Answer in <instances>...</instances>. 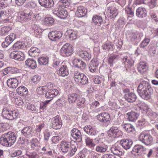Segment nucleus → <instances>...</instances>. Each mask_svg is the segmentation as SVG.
Returning a JSON list of instances; mask_svg holds the SVG:
<instances>
[{"label": "nucleus", "instance_id": "1", "mask_svg": "<svg viewBox=\"0 0 158 158\" xmlns=\"http://www.w3.org/2000/svg\"><path fill=\"white\" fill-rule=\"evenodd\" d=\"M153 89L148 82L142 81L138 87L137 92L143 98L148 100L151 98L153 93Z\"/></svg>", "mask_w": 158, "mask_h": 158}, {"label": "nucleus", "instance_id": "2", "mask_svg": "<svg viewBox=\"0 0 158 158\" xmlns=\"http://www.w3.org/2000/svg\"><path fill=\"white\" fill-rule=\"evenodd\" d=\"M60 146L62 152L65 154L69 152V154L71 156L74 155L78 148V144L75 141L71 143L66 141H62Z\"/></svg>", "mask_w": 158, "mask_h": 158}, {"label": "nucleus", "instance_id": "3", "mask_svg": "<svg viewBox=\"0 0 158 158\" xmlns=\"http://www.w3.org/2000/svg\"><path fill=\"white\" fill-rule=\"evenodd\" d=\"M16 140V136L15 133L9 131L2 135L0 138V143L4 146H11L15 143Z\"/></svg>", "mask_w": 158, "mask_h": 158}, {"label": "nucleus", "instance_id": "4", "mask_svg": "<svg viewBox=\"0 0 158 158\" xmlns=\"http://www.w3.org/2000/svg\"><path fill=\"white\" fill-rule=\"evenodd\" d=\"M53 86V84L48 82L44 86L47 92L45 94V97L47 98H52L57 95L59 94L58 90L56 89H51Z\"/></svg>", "mask_w": 158, "mask_h": 158}, {"label": "nucleus", "instance_id": "5", "mask_svg": "<svg viewBox=\"0 0 158 158\" xmlns=\"http://www.w3.org/2000/svg\"><path fill=\"white\" fill-rule=\"evenodd\" d=\"M18 113L16 110H9L6 107L4 108L2 112V117L6 119L12 120L16 118Z\"/></svg>", "mask_w": 158, "mask_h": 158}, {"label": "nucleus", "instance_id": "6", "mask_svg": "<svg viewBox=\"0 0 158 158\" xmlns=\"http://www.w3.org/2000/svg\"><path fill=\"white\" fill-rule=\"evenodd\" d=\"M139 139V141L146 145L151 144L153 141V138L152 136L144 131L140 134Z\"/></svg>", "mask_w": 158, "mask_h": 158}, {"label": "nucleus", "instance_id": "7", "mask_svg": "<svg viewBox=\"0 0 158 158\" xmlns=\"http://www.w3.org/2000/svg\"><path fill=\"white\" fill-rule=\"evenodd\" d=\"M52 11L54 14L61 19H65L68 15V12L66 10L61 7L55 8Z\"/></svg>", "mask_w": 158, "mask_h": 158}, {"label": "nucleus", "instance_id": "8", "mask_svg": "<svg viewBox=\"0 0 158 158\" xmlns=\"http://www.w3.org/2000/svg\"><path fill=\"white\" fill-rule=\"evenodd\" d=\"M60 51L63 56H69L72 54L73 51L72 46L69 43H66L62 47Z\"/></svg>", "mask_w": 158, "mask_h": 158}, {"label": "nucleus", "instance_id": "9", "mask_svg": "<svg viewBox=\"0 0 158 158\" xmlns=\"http://www.w3.org/2000/svg\"><path fill=\"white\" fill-rule=\"evenodd\" d=\"M109 136L114 138H118L123 135L122 131L117 128L112 127L108 131V132Z\"/></svg>", "mask_w": 158, "mask_h": 158}, {"label": "nucleus", "instance_id": "10", "mask_svg": "<svg viewBox=\"0 0 158 158\" xmlns=\"http://www.w3.org/2000/svg\"><path fill=\"white\" fill-rule=\"evenodd\" d=\"M71 134L73 139L76 140L78 142H80L82 140V135L81 131L78 129L73 128L71 131Z\"/></svg>", "mask_w": 158, "mask_h": 158}, {"label": "nucleus", "instance_id": "11", "mask_svg": "<svg viewBox=\"0 0 158 158\" xmlns=\"http://www.w3.org/2000/svg\"><path fill=\"white\" fill-rule=\"evenodd\" d=\"M62 34L60 31H52L48 34L49 39L52 41H56L60 39L62 36Z\"/></svg>", "mask_w": 158, "mask_h": 158}, {"label": "nucleus", "instance_id": "12", "mask_svg": "<svg viewBox=\"0 0 158 158\" xmlns=\"http://www.w3.org/2000/svg\"><path fill=\"white\" fill-rule=\"evenodd\" d=\"M62 125L61 120L57 116H56L52 119L51 127L52 128L55 129H59L60 128Z\"/></svg>", "mask_w": 158, "mask_h": 158}, {"label": "nucleus", "instance_id": "13", "mask_svg": "<svg viewBox=\"0 0 158 158\" xmlns=\"http://www.w3.org/2000/svg\"><path fill=\"white\" fill-rule=\"evenodd\" d=\"M10 57L11 58L19 61H23L24 59V55L21 51H13L10 54Z\"/></svg>", "mask_w": 158, "mask_h": 158}, {"label": "nucleus", "instance_id": "14", "mask_svg": "<svg viewBox=\"0 0 158 158\" xmlns=\"http://www.w3.org/2000/svg\"><path fill=\"white\" fill-rule=\"evenodd\" d=\"M120 144L124 149L127 150L131 147L133 142L130 139H123L120 141Z\"/></svg>", "mask_w": 158, "mask_h": 158}, {"label": "nucleus", "instance_id": "15", "mask_svg": "<svg viewBox=\"0 0 158 158\" xmlns=\"http://www.w3.org/2000/svg\"><path fill=\"white\" fill-rule=\"evenodd\" d=\"M146 150L143 146L137 144L135 145L133 149V151L138 156H141L145 153L144 152Z\"/></svg>", "mask_w": 158, "mask_h": 158}, {"label": "nucleus", "instance_id": "16", "mask_svg": "<svg viewBox=\"0 0 158 158\" xmlns=\"http://www.w3.org/2000/svg\"><path fill=\"white\" fill-rule=\"evenodd\" d=\"M77 52V54L79 57L86 61L89 60L91 58V55L86 51L80 50Z\"/></svg>", "mask_w": 158, "mask_h": 158}, {"label": "nucleus", "instance_id": "17", "mask_svg": "<svg viewBox=\"0 0 158 158\" xmlns=\"http://www.w3.org/2000/svg\"><path fill=\"white\" fill-rule=\"evenodd\" d=\"M39 3L41 6L46 8H50L54 5L53 0H39Z\"/></svg>", "mask_w": 158, "mask_h": 158}, {"label": "nucleus", "instance_id": "18", "mask_svg": "<svg viewBox=\"0 0 158 158\" xmlns=\"http://www.w3.org/2000/svg\"><path fill=\"white\" fill-rule=\"evenodd\" d=\"M107 16L111 19L115 18L118 15L117 10L114 7H108L106 12Z\"/></svg>", "mask_w": 158, "mask_h": 158}, {"label": "nucleus", "instance_id": "19", "mask_svg": "<svg viewBox=\"0 0 158 158\" xmlns=\"http://www.w3.org/2000/svg\"><path fill=\"white\" fill-rule=\"evenodd\" d=\"M98 119L101 122L106 123L110 121V116L107 113H102L99 114L97 116Z\"/></svg>", "mask_w": 158, "mask_h": 158}, {"label": "nucleus", "instance_id": "20", "mask_svg": "<svg viewBox=\"0 0 158 158\" xmlns=\"http://www.w3.org/2000/svg\"><path fill=\"white\" fill-rule=\"evenodd\" d=\"M22 134L27 137H30L33 132L32 127L27 126L23 128L21 131Z\"/></svg>", "mask_w": 158, "mask_h": 158}, {"label": "nucleus", "instance_id": "21", "mask_svg": "<svg viewBox=\"0 0 158 158\" xmlns=\"http://www.w3.org/2000/svg\"><path fill=\"white\" fill-rule=\"evenodd\" d=\"M147 13L145 8L142 7H139L137 9L136 14L138 17L143 18L146 17Z\"/></svg>", "mask_w": 158, "mask_h": 158}, {"label": "nucleus", "instance_id": "22", "mask_svg": "<svg viewBox=\"0 0 158 158\" xmlns=\"http://www.w3.org/2000/svg\"><path fill=\"white\" fill-rule=\"evenodd\" d=\"M148 67L147 63L144 62H140L138 64L137 69L140 73L143 74L145 73L148 70Z\"/></svg>", "mask_w": 158, "mask_h": 158}, {"label": "nucleus", "instance_id": "23", "mask_svg": "<svg viewBox=\"0 0 158 158\" xmlns=\"http://www.w3.org/2000/svg\"><path fill=\"white\" fill-rule=\"evenodd\" d=\"M127 119L131 122L135 121L139 116V113L134 111H131L127 114Z\"/></svg>", "mask_w": 158, "mask_h": 158}, {"label": "nucleus", "instance_id": "24", "mask_svg": "<svg viewBox=\"0 0 158 158\" xmlns=\"http://www.w3.org/2000/svg\"><path fill=\"white\" fill-rule=\"evenodd\" d=\"M84 130L87 134L90 135H95L98 133V131L94 130L89 125L85 126L84 128Z\"/></svg>", "mask_w": 158, "mask_h": 158}, {"label": "nucleus", "instance_id": "25", "mask_svg": "<svg viewBox=\"0 0 158 158\" xmlns=\"http://www.w3.org/2000/svg\"><path fill=\"white\" fill-rule=\"evenodd\" d=\"M7 83L9 87L11 88H16L18 85V81L16 78H12L8 79Z\"/></svg>", "mask_w": 158, "mask_h": 158}, {"label": "nucleus", "instance_id": "26", "mask_svg": "<svg viewBox=\"0 0 158 158\" xmlns=\"http://www.w3.org/2000/svg\"><path fill=\"white\" fill-rule=\"evenodd\" d=\"M124 98L128 102H133L135 101L136 99L135 94L132 92L125 94Z\"/></svg>", "mask_w": 158, "mask_h": 158}, {"label": "nucleus", "instance_id": "27", "mask_svg": "<svg viewBox=\"0 0 158 158\" xmlns=\"http://www.w3.org/2000/svg\"><path fill=\"white\" fill-rule=\"evenodd\" d=\"M111 152L115 155L121 156L123 155L122 150L118 146L114 145L110 148Z\"/></svg>", "mask_w": 158, "mask_h": 158}, {"label": "nucleus", "instance_id": "28", "mask_svg": "<svg viewBox=\"0 0 158 158\" xmlns=\"http://www.w3.org/2000/svg\"><path fill=\"white\" fill-rule=\"evenodd\" d=\"M58 74L60 76L64 77L69 74L68 69L66 65H62L59 70L57 72Z\"/></svg>", "mask_w": 158, "mask_h": 158}, {"label": "nucleus", "instance_id": "29", "mask_svg": "<svg viewBox=\"0 0 158 158\" xmlns=\"http://www.w3.org/2000/svg\"><path fill=\"white\" fill-rule=\"evenodd\" d=\"M99 64V62L97 61L92 60L90 61L89 66V69L91 73L95 72Z\"/></svg>", "mask_w": 158, "mask_h": 158}, {"label": "nucleus", "instance_id": "30", "mask_svg": "<svg viewBox=\"0 0 158 158\" xmlns=\"http://www.w3.org/2000/svg\"><path fill=\"white\" fill-rule=\"evenodd\" d=\"M87 13L86 8L83 6H78L77 7L76 14L79 17L85 16Z\"/></svg>", "mask_w": 158, "mask_h": 158}, {"label": "nucleus", "instance_id": "31", "mask_svg": "<svg viewBox=\"0 0 158 158\" xmlns=\"http://www.w3.org/2000/svg\"><path fill=\"white\" fill-rule=\"evenodd\" d=\"M25 64L32 69H34L37 67L36 61L32 59H28L25 61Z\"/></svg>", "mask_w": 158, "mask_h": 158}, {"label": "nucleus", "instance_id": "32", "mask_svg": "<svg viewBox=\"0 0 158 158\" xmlns=\"http://www.w3.org/2000/svg\"><path fill=\"white\" fill-rule=\"evenodd\" d=\"M79 95L77 94L73 93L70 94L68 95V102L70 103L75 102Z\"/></svg>", "mask_w": 158, "mask_h": 158}, {"label": "nucleus", "instance_id": "33", "mask_svg": "<svg viewBox=\"0 0 158 158\" xmlns=\"http://www.w3.org/2000/svg\"><path fill=\"white\" fill-rule=\"evenodd\" d=\"M125 67L128 68L131 67L133 64L132 60L130 58H128L127 56H125L122 58Z\"/></svg>", "mask_w": 158, "mask_h": 158}, {"label": "nucleus", "instance_id": "34", "mask_svg": "<svg viewBox=\"0 0 158 158\" xmlns=\"http://www.w3.org/2000/svg\"><path fill=\"white\" fill-rule=\"evenodd\" d=\"M16 91L18 94L22 96H26L28 94L27 88L23 86L18 87L16 89Z\"/></svg>", "mask_w": 158, "mask_h": 158}, {"label": "nucleus", "instance_id": "35", "mask_svg": "<svg viewBox=\"0 0 158 158\" xmlns=\"http://www.w3.org/2000/svg\"><path fill=\"white\" fill-rule=\"evenodd\" d=\"M12 29V27L10 26H4L1 28L0 33L2 35H6Z\"/></svg>", "mask_w": 158, "mask_h": 158}, {"label": "nucleus", "instance_id": "36", "mask_svg": "<svg viewBox=\"0 0 158 158\" xmlns=\"http://www.w3.org/2000/svg\"><path fill=\"white\" fill-rule=\"evenodd\" d=\"M40 53L39 50L35 47L31 48L29 51V55L31 56L35 57L39 56Z\"/></svg>", "mask_w": 158, "mask_h": 158}, {"label": "nucleus", "instance_id": "37", "mask_svg": "<svg viewBox=\"0 0 158 158\" xmlns=\"http://www.w3.org/2000/svg\"><path fill=\"white\" fill-rule=\"evenodd\" d=\"M93 22L96 25L100 26L103 22L102 18L101 17L96 15L94 16L92 18Z\"/></svg>", "mask_w": 158, "mask_h": 158}, {"label": "nucleus", "instance_id": "38", "mask_svg": "<svg viewBox=\"0 0 158 158\" xmlns=\"http://www.w3.org/2000/svg\"><path fill=\"white\" fill-rule=\"evenodd\" d=\"M33 15V13L31 11H25V12H22L21 14V18L23 20L24 19H29L31 18Z\"/></svg>", "mask_w": 158, "mask_h": 158}, {"label": "nucleus", "instance_id": "39", "mask_svg": "<svg viewBox=\"0 0 158 158\" xmlns=\"http://www.w3.org/2000/svg\"><path fill=\"white\" fill-rule=\"evenodd\" d=\"M17 69L14 67H8L5 68L3 71L4 75L8 74H13L15 73Z\"/></svg>", "mask_w": 158, "mask_h": 158}, {"label": "nucleus", "instance_id": "40", "mask_svg": "<svg viewBox=\"0 0 158 158\" xmlns=\"http://www.w3.org/2000/svg\"><path fill=\"white\" fill-rule=\"evenodd\" d=\"M85 141L86 145L90 148H94L95 144L93 142V139L90 138L86 136L85 137Z\"/></svg>", "mask_w": 158, "mask_h": 158}, {"label": "nucleus", "instance_id": "41", "mask_svg": "<svg viewBox=\"0 0 158 158\" xmlns=\"http://www.w3.org/2000/svg\"><path fill=\"white\" fill-rule=\"evenodd\" d=\"M0 18L4 20L5 23L9 22V20L8 18V15L6 10H2L0 11Z\"/></svg>", "mask_w": 158, "mask_h": 158}, {"label": "nucleus", "instance_id": "42", "mask_svg": "<svg viewBox=\"0 0 158 158\" xmlns=\"http://www.w3.org/2000/svg\"><path fill=\"white\" fill-rule=\"evenodd\" d=\"M38 61L40 65H46L48 63V58L47 56L41 57L38 59Z\"/></svg>", "mask_w": 158, "mask_h": 158}, {"label": "nucleus", "instance_id": "43", "mask_svg": "<svg viewBox=\"0 0 158 158\" xmlns=\"http://www.w3.org/2000/svg\"><path fill=\"white\" fill-rule=\"evenodd\" d=\"M107 148L108 146L107 145H98L96 147L95 150L97 152L102 153L106 152L107 150Z\"/></svg>", "mask_w": 158, "mask_h": 158}, {"label": "nucleus", "instance_id": "44", "mask_svg": "<svg viewBox=\"0 0 158 158\" xmlns=\"http://www.w3.org/2000/svg\"><path fill=\"white\" fill-rule=\"evenodd\" d=\"M123 127L128 133L133 131L134 130V126L130 124L125 123Z\"/></svg>", "mask_w": 158, "mask_h": 158}, {"label": "nucleus", "instance_id": "45", "mask_svg": "<svg viewBox=\"0 0 158 158\" xmlns=\"http://www.w3.org/2000/svg\"><path fill=\"white\" fill-rule=\"evenodd\" d=\"M85 99L83 98L80 97L79 96L76 100L77 104L79 108L84 107V103L85 102Z\"/></svg>", "mask_w": 158, "mask_h": 158}, {"label": "nucleus", "instance_id": "46", "mask_svg": "<svg viewBox=\"0 0 158 158\" xmlns=\"http://www.w3.org/2000/svg\"><path fill=\"white\" fill-rule=\"evenodd\" d=\"M83 74L77 71H75L73 75V78L74 81L78 83V81H79L80 79L82 77Z\"/></svg>", "mask_w": 158, "mask_h": 158}, {"label": "nucleus", "instance_id": "47", "mask_svg": "<svg viewBox=\"0 0 158 158\" xmlns=\"http://www.w3.org/2000/svg\"><path fill=\"white\" fill-rule=\"evenodd\" d=\"M127 38L129 41L133 42L137 39V36L135 33H130L127 35Z\"/></svg>", "mask_w": 158, "mask_h": 158}, {"label": "nucleus", "instance_id": "48", "mask_svg": "<svg viewBox=\"0 0 158 158\" xmlns=\"http://www.w3.org/2000/svg\"><path fill=\"white\" fill-rule=\"evenodd\" d=\"M24 46V45L22 42L20 41H18L14 44L13 47V49L15 50H18L23 48Z\"/></svg>", "mask_w": 158, "mask_h": 158}, {"label": "nucleus", "instance_id": "49", "mask_svg": "<svg viewBox=\"0 0 158 158\" xmlns=\"http://www.w3.org/2000/svg\"><path fill=\"white\" fill-rule=\"evenodd\" d=\"M44 22L47 26H52L53 24L54 20L52 17H47L45 19Z\"/></svg>", "mask_w": 158, "mask_h": 158}, {"label": "nucleus", "instance_id": "50", "mask_svg": "<svg viewBox=\"0 0 158 158\" xmlns=\"http://www.w3.org/2000/svg\"><path fill=\"white\" fill-rule=\"evenodd\" d=\"M88 83V79L86 76L83 74V75L79 80L78 83L81 84L82 85H85L87 84Z\"/></svg>", "mask_w": 158, "mask_h": 158}, {"label": "nucleus", "instance_id": "51", "mask_svg": "<svg viewBox=\"0 0 158 158\" xmlns=\"http://www.w3.org/2000/svg\"><path fill=\"white\" fill-rule=\"evenodd\" d=\"M26 107L28 110L32 111H35L36 110V108L35 105L31 103H26L25 104Z\"/></svg>", "mask_w": 158, "mask_h": 158}, {"label": "nucleus", "instance_id": "52", "mask_svg": "<svg viewBox=\"0 0 158 158\" xmlns=\"http://www.w3.org/2000/svg\"><path fill=\"white\" fill-rule=\"evenodd\" d=\"M59 3L61 7L62 6L66 8L68 7L70 5V3L68 0H60Z\"/></svg>", "mask_w": 158, "mask_h": 158}, {"label": "nucleus", "instance_id": "53", "mask_svg": "<svg viewBox=\"0 0 158 158\" xmlns=\"http://www.w3.org/2000/svg\"><path fill=\"white\" fill-rule=\"evenodd\" d=\"M39 144V142L37 139H33L31 140V146L32 149H34L35 147H38Z\"/></svg>", "mask_w": 158, "mask_h": 158}, {"label": "nucleus", "instance_id": "54", "mask_svg": "<svg viewBox=\"0 0 158 158\" xmlns=\"http://www.w3.org/2000/svg\"><path fill=\"white\" fill-rule=\"evenodd\" d=\"M113 46L114 45L111 43L107 42L102 45V48L104 50H108L112 48Z\"/></svg>", "mask_w": 158, "mask_h": 158}, {"label": "nucleus", "instance_id": "55", "mask_svg": "<svg viewBox=\"0 0 158 158\" xmlns=\"http://www.w3.org/2000/svg\"><path fill=\"white\" fill-rule=\"evenodd\" d=\"M146 114L147 115L153 117L154 118H156L157 114L155 112H152L149 108H147L146 110Z\"/></svg>", "mask_w": 158, "mask_h": 158}, {"label": "nucleus", "instance_id": "56", "mask_svg": "<svg viewBox=\"0 0 158 158\" xmlns=\"http://www.w3.org/2000/svg\"><path fill=\"white\" fill-rule=\"evenodd\" d=\"M15 35L14 33L10 34L6 38L5 40L7 41H8L10 44L15 39Z\"/></svg>", "mask_w": 158, "mask_h": 158}, {"label": "nucleus", "instance_id": "57", "mask_svg": "<svg viewBox=\"0 0 158 158\" xmlns=\"http://www.w3.org/2000/svg\"><path fill=\"white\" fill-rule=\"evenodd\" d=\"M150 40L149 39L145 38L142 41L140 45V47L141 48H144L149 44Z\"/></svg>", "mask_w": 158, "mask_h": 158}, {"label": "nucleus", "instance_id": "58", "mask_svg": "<svg viewBox=\"0 0 158 158\" xmlns=\"http://www.w3.org/2000/svg\"><path fill=\"white\" fill-rule=\"evenodd\" d=\"M34 34L36 37H38L42 32V30L39 27H35L34 28Z\"/></svg>", "mask_w": 158, "mask_h": 158}, {"label": "nucleus", "instance_id": "59", "mask_svg": "<svg viewBox=\"0 0 158 158\" xmlns=\"http://www.w3.org/2000/svg\"><path fill=\"white\" fill-rule=\"evenodd\" d=\"M129 5L128 4V7L126 8L125 11L127 14V16L129 15L131 17H133L134 15V12L132 9L129 7Z\"/></svg>", "mask_w": 158, "mask_h": 158}, {"label": "nucleus", "instance_id": "60", "mask_svg": "<svg viewBox=\"0 0 158 158\" xmlns=\"http://www.w3.org/2000/svg\"><path fill=\"white\" fill-rule=\"evenodd\" d=\"M51 99L49 100H46L44 102H40V108L41 109H44L46 106L47 105L49 104V102L52 100Z\"/></svg>", "mask_w": 158, "mask_h": 158}, {"label": "nucleus", "instance_id": "61", "mask_svg": "<svg viewBox=\"0 0 158 158\" xmlns=\"http://www.w3.org/2000/svg\"><path fill=\"white\" fill-rule=\"evenodd\" d=\"M37 92L39 95H42L44 93V92H46L47 90L45 89L44 86H40L37 89Z\"/></svg>", "mask_w": 158, "mask_h": 158}, {"label": "nucleus", "instance_id": "62", "mask_svg": "<svg viewBox=\"0 0 158 158\" xmlns=\"http://www.w3.org/2000/svg\"><path fill=\"white\" fill-rule=\"evenodd\" d=\"M40 79L41 77L39 76L35 75L32 77L31 81L36 84L39 82Z\"/></svg>", "mask_w": 158, "mask_h": 158}, {"label": "nucleus", "instance_id": "63", "mask_svg": "<svg viewBox=\"0 0 158 158\" xmlns=\"http://www.w3.org/2000/svg\"><path fill=\"white\" fill-rule=\"evenodd\" d=\"M15 103L19 106H22L23 103L22 99L20 97L16 98L15 99Z\"/></svg>", "mask_w": 158, "mask_h": 158}, {"label": "nucleus", "instance_id": "64", "mask_svg": "<svg viewBox=\"0 0 158 158\" xmlns=\"http://www.w3.org/2000/svg\"><path fill=\"white\" fill-rule=\"evenodd\" d=\"M26 155L28 157V158H36L37 156V154L35 152H27Z\"/></svg>", "mask_w": 158, "mask_h": 158}]
</instances>
